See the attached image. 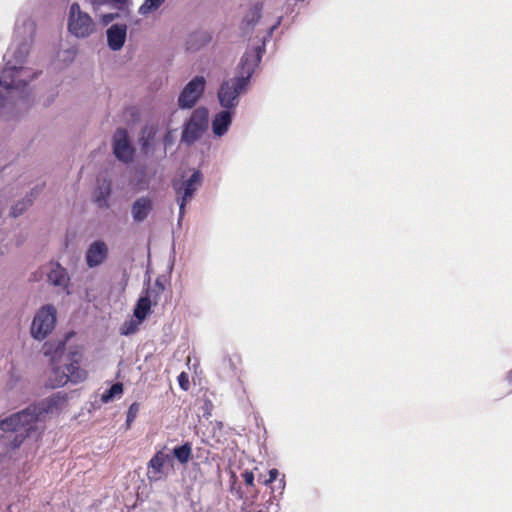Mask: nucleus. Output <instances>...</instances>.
<instances>
[{"instance_id":"1","label":"nucleus","mask_w":512,"mask_h":512,"mask_svg":"<svg viewBox=\"0 0 512 512\" xmlns=\"http://www.w3.org/2000/svg\"><path fill=\"white\" fill-rule=\"evenodd\" d=\"M263 53L264 47L258 46L242 56L238 75L223 82L218 91V99L222 107L232 109L238 104V97L248 85L251 76L262 59Z\"/></svg>"},{"instance_id":"2","label":"nucleus","mask_w":512,"mask_h":512,"mask_svg":"<svg viewBox=\"0 0 512 512\" xmlns=\"http://www.w3.org/2000/svg\"><path fill=\"white\" fill-rule=\"evenodd\" d=\"M64 349L65 342L63 341H58L57 343L46 342L43 345L44 355L51 357L53 365H55L56 358L63 354ZM77 357V353H72L69 358V363L65 365L64 369L53 366L48 379V384L51 388L62 387L69 381L72 383H80L87 378V372L80 367V362Z\"/></svg>"},{"instance_id":"3","label":"nucleus","mask_w":512,"mask_h":512,"mask_svg":"<svg viewBox=\"0 0 512 512\" xmlns=\"http://www.w3.org/2000/svg\"><path fill=\"white\" fill-rule=\"evenodd\" d=\"M41 413L36 405H30L21 412L15 413L0 421V429L8 432L24 431L26 434L37 429V423L41 419Z\"/></svg>"},{"instance_id":"4","label":"nucleus","mask_w":512,"mask_h":512,"mask_svg":"<svg viewBox=\"0 0 512 512\" xmlns=\"http://www.w3.org/2000/svg\"><path fill=\"white\" fill-rule=\"evenodd\" d=\"M67 28L76 38H87L96 31V23L87 12L81 10L78 3H72L69 7Z\"/></svg>"},{"instance_id":"5","label":"nucleus","mask_w":512,"mask_h":512,"mask_svg":"<svg viewBox=\"0 0 512 512\" xmlns=\"http://www.w3.org/2000/svg\"><path fill=\"white\" fill-rule=\"evenodd\" d=\"M56 309L53 305L43 306L35 315L31 325V335L37 340L46 338L54 329Z\"/></svg>"},{"instance_id":"6","label":"nucleus","mask_w":512,"mask_h":512,"mask_svg":"<svg viewBox=\"0 0 512 512\" xmlns=\"http://www.w3.org/2000/svg\"><path fill=\"white\" fill-rule=\"evenodd\" d=\"M208 126V111L206 108H197L193 111L182 132L181 140L190 145L198 140Z\"/></svg>"},{"instance_id":"7","label":"nucleus","mask_w":512,"mask_h":512,"mask_svg":"<svg viewBox=\"0 0 512 512\" xmlns=\"http://www.w3.org/2000/svg\"><path fill=\"white\" fill-rule=\"evenodd\" d=\"M202 181V173L199 170H196L188 180L183 181L179 186L176 183L173 184V188L177 195V201L179 203V221L182 220L185 213L186 203L193 198L195 192L201 186Z\"/></svg>"},{"instance_id":"8","label":"nucleus","mask_w":512,"mask_h":512,"mask_svg":"<svg viewBox=\"0 0 512 512\" xmlns=\"http://www.w3.org/2000/svg\"><path fill=\"white\" fill-rule=\"evenodd\" d=\"M30 71L24 67H5L0 77V88L6 91L21 90L27 85L25 77H30Z\"/></svg>"},{"instance_id":"9","label":"nucleus","mask_w":512,"mask_h":512,"mask_svg":"<svg viewBox=\"0 0 512 512\" xmlns=\"http://www.w3.org/2000/svg\"><path fill=\"white\" fill-rule=\"evenodd\" d=\"M206 81L203 76H196L186 84L179 95L178 103L181 108H191L204 92Z\"/></svg>"},{"instance_id":"10","label":"nucleus","mask_w":512,"mask_h":512,"mask_svg":"<svg viewBox=\"0 0 512 512\" xmlns=\"http://www.w3.org/2000/svg\"><path fill=\"white\" fill-rule=\"evenodd\" d=\"M113 152L117 159L125 163L131 162L134 149L125 129H117L113 137Z\"/></svg>"},{"instance_id":"11","label":"nucleus","mask_w":512,"mask_h":512,"mask_svg":"<svg viewBox=\"0 0 512 512\" xmlns=\"http://www.w3.org/2000/svg\"><path fill=\"white\" fill-rule=\"evenodd\" d=\"M108 257V247L101 240L94 241L86 251V263L89 268L101 265Z\"/></svg>"},{"instance_id":"12","label":"nucleus","mask_w":512,"mask_h":512,"mask_svg":"<svg viewBox=\"0 0 512 512\" xmlns=\"http://www.w3.org/2000/svg\"><path fill=\"white\" fill-rule=\"evenodd\" d=\"M48 282L55 287H61L63 289H67L70 277L65 268H63L59 263H50L49 271L47 272ZM67 294H70L68 290H66Z\"/></svg>"},{"instance_id":"13","label":"nucleus","mask_w":512,"mask_h":512,"mask_svg":"<svg viewBox=\"0 0 512 512\" xmlns=\"http://www.w3.org/2000/svg\"><path fill=\"white\" fill-rule=\"evenodd\" d=\"M127 27L125 24H114L107 30L108 46L114 50H120L126 40Z\"/></svg>"},{"instance_id":"14","label":"nucleus","mask_w":512,"mask_h":512,"mask_svg":"<svg viewBox=\"0 0 512 512\" xmlns=\"http://www.w3.org/2000/svg\"><path fill=\"white\" fill-rule=\"evenodd\" d=\"M66 396L60 392L53 394L49 398L43 400L41 403L36 404L41 415L53 413L60 410L66 404Z\"/></svg>"},{"instance_id":"15","label":"nucleus","mask_w":512,"mask_h":512,"mask_svg":"<svg viewBox=\"0 0 512 512\" xmlns=\"http://www.w3.org/2000/svg\"><path fill=\"white\" fill-rule=\"evenodd\" d=\"M153 208L152 201L148 197L137 199L132 206V216L136 222L144 221Z\"/></svg>"},{"instance_id":"16","label":"nucleus","mask_w":512,"mask_h":512,"mask_svg":"<svg viewBox=\"0 0 512 512\" xmlns=\"http://www.w3.org/2000/svg\"><path fill=\"white\" fill-rule=\"evenodd\" d=\"M232 122L231 112L228 110H223L216 114L215 118L212 121V130L213 133L217 136L224 135Z\"/></svg>"},{"instance_id":"17","label":"nucleus","mask_w":512,"mask_h":512,"mask_svg":"<svg viewBox=\"0 0 512 512\" xmlns=\"http://www.w3.org/2000/svg\"><path fill=\"white\" fill-rule=\"evenodd\" d=\"M111 194V183L110 181L104 180L103 183L99 184L94 193V199L97 205L101 208L108 207L107 199Z\"/></svg>"},{"instance_id":"18","label":"nucleus","mask_w":512,"mask_h":512,"mask_svg":"<svg viewBox=\"0 0 512 512\" xmlns=\"http://www.w3.org/2000/svg\"><path fill=\"white\" fill-rule=\"evenodd\" d=\"M167 460H169V455L158 451L148 462V469H151L155 475H159L162 473Z\"/></svg>"},{"instance_id":"19","label":"nucleus","mask_w":512,"mask_h":512,"mask_svg":"<svg viewBox=\"0 0 512 512\" xmlns=\"http://www.w3.org/2000/svg\"><path fill=\"white\" fill-rule=\"evenodd\" d=\"M151 309V299L150 296L141 297L135 306L134 316L138 319L139 322H142Z\"/></svg>"},{"instance_id":"20","label":"nucleus","mask_w":512,"mask_h":512,"mask_svg":"<svg viewBox=\"0 0 512 512\" xmlns=\"http://www.w3.org/2000/svg\"><path fill=\"white\" fill-rule=\"evenodd\" d=\"M173 455L176 459L184 464L187 463L192 457V446L190 443L186 442L181 446H177L173 449Z\"/></svg>"},{"instance_id":"21","label":"nucleus","mask_w":512,"mask_h":512,"mask_svg":"<svg viewBox=\"0 0 512 512\" xmlns=\"http://www.w3.org/2000/svg\"><path fill=\"white\" fill-rule=\"evenodd\" d=\"M123 393V384L122 383H115L113 384L108 390H106L102 396L101 400L104 403H108L109 401L113 400L114 397L120 396Z\"/></svg>"},{"instance_id":"22","label":"nucleus","mask_w":512,"mask_h":512,"mask_svg":"<svg viewBox=\"0 0 512 512\" xmlns=\"http://www.w3.org/2000/svg\"><path fill=\"white\" fill-rule=\"evenodd\" d=\"M262 5L257 3L255 4L249 13L244 18V23L247 26H253L261 17Z\"/></svg>"},{"instance_id":"23","label":"nucleus","mask_w":512,"mask_h":512,"mask_svg":"<svg viewBox=\"0 0 512 512\" xmlns=\"http://www.w3.org/2000/svg\"><path fill=\"white\" fill-rule=\"evenodd\" d=\"M155 130L154 128H145L142 134V137L140 139L141 148L146 153L150 146V141H152L155 137Z\"/></svg>"},{"instance_id":"24","label":"nucleus","mask_w":512,"mask_h":512,"mask_svg":"<svg viewBox=\"0 0 512 512\" xmlns=\"http://www.w3.org/2000/svg\"><path fill=\"white\" fill-rule=\"evenodd\" d=\"M30 204H31V200H28V201L22 200V201L17 202L15 205H13L11 207L10 216L13 218L20 216L28 208V206Z\"/></svg>"},{"instance_id":"25","label":"nucleus","mask_w":512,"mask_h":512,"mask_svg":"<svg viewBox=\"0 0 512 512\" xmlns=\"http://www.w3.org/2000/svg\"><path fill=\"white\" fill-rule=\"evenodd\" d=\"M14 433H15V436L9 445V447L11 449H16V448L20 447V445L23 443L24 439L30 435V434H26L22 430L20 432H14Z\"/></svg>"},{"instance_id":"26","label":"nucleus","mask_w":512,"mask_h":512,"mask_svg":"<svg viewBox=\"0 0 512 512\" xmlns=\"http://www.w3.org/2000/svg\"><path fill=\"white\" fill-rule=\"evenodd\" d=\"M14 433H15V436L9 445V447L11 449H16V448L20 447V445L23 443L24 439L30 435V434H26L22 430L20 432H14Z\"/></svg>"},{"instance_id":"27","label":"nucleus","mask_w":512,"mask_h":512,"mask_svg":"<svg viewBox=\"0 0 512 512\" xmlns=\"http://www.w3.org/2000/svg\"><path fill=\"white\" fill-rule=\"evenodd\" d=\"M164 1L165 0H145L144 4L141 6L140 10L141 11L156 10L164 3Z\"/></svg>"},{"instance_id":"28","label":"nucleus","mask_w":512,"mask_h":512,"mask_svg":"<svg viewBox=\"0 0 512 512\" xmlns=\"http://www.w3.org/2000/svg\"><path fill=\"white\" fill-rule=\"evenodd\" d=\"M177 380L182 390L188 391L190 389L189 375L186 372H181L178 375Z\"/></svg>"},{"instance_id":"29","label":"nucleus","mask_w":512,"mask_h":512,"mask_svg":"<svg viewBox=\"0 0 512 512\" xmlns=\"http://www.w3.org/2000/svg\"><path fill=\"white\" fill-rule=\"evenodd\" d=\"M138 410H139V404L138 403H133L131 404V406L129 407L128 409V412H127V423L130 424L131 422L134 421L137 413H138Z\"/></svg>"},{"instance_id":"30","label":"nucleus","mask_w":512,"mask_h":512,"mask_svg":"<svg viewBox=\"0 0 512 512\" xmlns=\"http://www.w3.org/2000/svg\"><path fill=\"white\" fill-rule=\"evenodd\" d=\"M242 478H243V481L246 485L248 486H253L254 485V474L252 471H248L246 470L245 472L242 473Z\"/></svg>"},{"instance_id":"31","label":"nucleus","mask_w":512,"mask_h":512,"mask_svg":"<svg viewBox=\"0 0 512 512\" xmlns=\"http://www.w3.org/2000/svg\"><path fill=\"white\" fill-rule=\"evenodd\" d=\"M278 476H279V471L277 469H275V468L271 469L269 471V478L267 480H265L264 484L265 485H270L271 483L276 481Z\"/></svg>"},{"instance_id":"32","label":"nucleus","mask_w":512,"mask_h":512,"mask_svg":"<svg viewBox=\"0 0 512 512\" xmlns=\"http://www.w3.org/2000/svg\"><path fill=\"white\" fill-rule=\"evenodd\" d=\"M196 36H197V35H193V36H191V38H190V39H189V41L187 42V45H188V46H187V49H188V50H197V49H198V47H197V46H195V45L193 44V39H194Z\"/></svg>"},{"instance_id":"33","label":"nucleus","mask_w":512,"mask_h":512,"mask_svg":"<svg viewBox=\"0 0 512 512\" xmlns=\"http://www.w3.org/2000/svg\"><path fill=\"white\" fill-rule=\"evenodd\" d=\"M156 285L159 287L160 291L164 290V286L159 282V280H156Z\"/></svg>"},{"instance_id":"34","label":"nucleus","mask_w":512,"mask_h":512,"mask_svg":"<svg viewBox=\"0 0 512 512\" xmlns=\"http://www.w3.org/2000/svg\"><path fill=\"white\" fill-rule=\"evenodd\" d=\"M285 483L283 480L279 481V489H284Z\"/></svg>"},{"instance_id":"35","label":"nucleus","mask_w":512,"mask_h":512,"mask_svg":"<svg viewBox=\"0 0 512 512\" xmlns=\"http://www.w3.org/2000/svg\"><path fill=\"white\" fill-rule=\"evenodd\" d=\"M0 105L3 106L4 105V99L2 97V95H0Z\"/></svg>"},{"instance_id":"36","label":"nucleus","mask_w":512,"mask_h":512,"mask_svg":"<svg viewBox=\"0 0 512 512\" xmlns=\"http://www.w3.org/2000/svg\"><path fill=\"white\" fill-rule=\"evenodd\" d=\"M209 40H210V38L205 37V38H204V43L208 42Z\"/></svg>"},{"instance_id":"37","label":"nucleus","mask_w":512,"mask_h":512,"mask_svg":"<svg viewBox=\"0 0 512 512\" xmlns=\"http://www.w3.org/2000/svg\"><path fill=\"white\" fill-rule=\"evenodd\" d=\"M130 332H131L130 330H127V331H124L123 334H128Z\"/></svg>"},{"instance_id":"38","label":"nucleus","mask_w":512,"mask_h":512,"mask_svg":"<svg viewBox=\"0 0 512 512\" xmlns=\"http://www.w3.org/2000/svg\"><path fill=\"white\" fill-rule=\"evenodd\" d=\"M109 18V20L113 19V16L112 15H109L107 16Z\"/></svg>"},{"instance_id":"39","label":"nucleus","mask_w":512,"mask_h":512,"mask_svg":"<svg viewBox=\"0 0 512 512\" xmlns=\"http://www.w3.org/2000/svg\"><path fill=\"white\" fill-rule=\"evenodd\" d=\"M510 377H511V379H512V370H511V373H510Z\"/></svg>"}]
</instances>
